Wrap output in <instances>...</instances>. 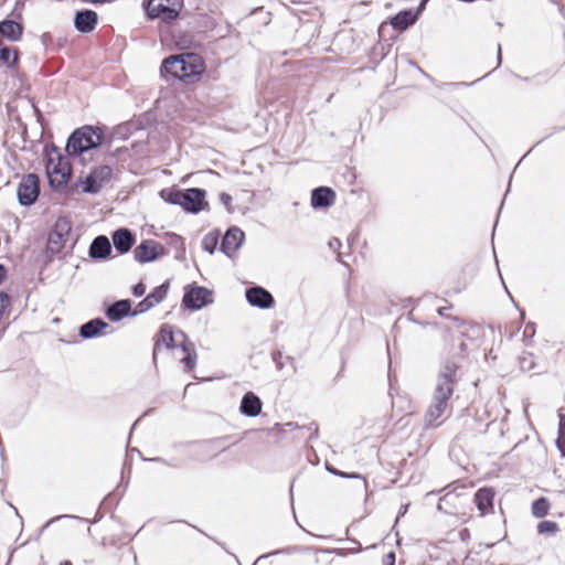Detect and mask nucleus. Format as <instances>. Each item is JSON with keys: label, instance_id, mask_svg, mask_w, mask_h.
I'll list each match as a JSON object with an SVG mask.
<instances>
[{"label": "nucleus", "instance_id": "nucleus-1", "mask_svg": "<svg viewBox=\"0 0 565 565\" xmlns=\"http://www.w3.org/2000/svg\"><path fill=\"white\" fill-rule=\"evenodd\" d=\"M458 370L459 364L454 359H447L440 364L431 399L424 417L427 427L440 426L444 417L451 414V398L455 393Z\"/></svg>", "mask_w": 565, "mask_h": 565}, {"label": "nucleus", "instance_id": "nucleus-2", "mask_svg": "<svg viewBox=\"0 0 565 565\" xmlns=\"http://www.w3.org/2000/svg\"><path fill=\"white\" fill-rule=\"evenodd\" d=\"M204 64L198 54L186 53L172 55L166 58L161 65V72L183 82H192L201 75Z\"/></svg>", "mask_w": 565, "mask_h": 565}, {"label": "nucleus", "instance_id": "nucleus-3", "mask_svg": "<svg viewBox=\"0 0 565 565\" xmlns=\"http://www.w3.org/2000/svg\"><path fill=\"white\" fill-rule=\"evenodd\" d=\"M102 139L103 131L100 128L83 126L68 137L66 151L68 156H81L90 149L97 148L102 143Z\"/></svg>", "mask_w": 565, "mask_h": 565}, {"label": "nucleus", "instance_id": "nucleus-4", "mask_svg": "<svg viewBox=\"0 0 565 565\" xmlns=\"http://www.w3.org/2000/svg\"><path fill=\"white\" fill-rule=\"evenodd\" d=\"M204 199V190L191 188L186 190H171L166 200L171 204L182 206L188 212L199 213L205 203Z\"/></svg>", "mask_w": 565, "mask_h": 565}, {"label": "nucleus", "instance_id": "nucleus-5", "mask_svg": "<svg viewBox=\"0 0 565 565\" xmlns=\"http://www.w3.org/2000/svg\"><path fill=\"white\" fill-rule=\"evenodd\" d=\"M71 228V223L66 218L60 217L56 220L52 231L49 234L46 244V257L49 260H52L62 252L68 239Z\"/></svg>", "mask_w": 565, "mask_h": 565}, {"label": "nucleus", "instance_id": "nucleus-6", "mask_svg": "<svg viewBox=\"0 0 565 565\" xmlns=\"http://www.w3.org/2000/svg\"><path fill=\"white\" fill-rule=\"evenodd\" d=\"M46 172L51 186L61 189L66 185L68 179L71 178L72 170L70 162L61 154H58L56 160L53 158L49 159L46 164Z\"/></svg>", "mask_w": 565, "mask_h": 565}, {"label": "nucleus", "instance_id": "nucleus-7", "mask_svg": "<svg viewBox=\"0 0 565 565\" xmlns=\"http://www.w3.org/2000/svg\"><path fill=\"white\" fill-rule=\"evenodd\" d=\"M40 194V180L34 173L24 175L17 190L18 201L23 206L33 204Z\"/></svg>", "mask_w": 565, "mask_h": 565}, {"label": "nucleus", "instance_id": "nucleus-8", "mask_svg": "<svg viewBox=\"0 0 565 565\" xmlns=\"http://www.w3.org/2000/svg\"><path fill=\"white\" fill-rule=\"evenodd\" d=\"M113 170L108 166H100L94 169L83 181L84 193H98L110 180Z\"/></svg>", "mask_w": 565, "mask_h": 565}, {"label": "nucleus", "instance_id": "nucleus-9", "mask_svg": "<svg viewBox=\"0 0 565 565\" xmlns=\"http://www.w3.org/2000/svg\"><path fill=\"white\" fill-rule=\"evenodd\" d=\"M186 340L188 339L184 332L180 330L173 332L171 326L162 324L156 338L153 356H156L157 351L160 350L162 347H164L166 349H173L179 344L182 345Z\"/></svg>", "mask_w": 565, "mask_h": 565}, {"label": "nucleus", "instance_id": "nucleus-10", "mask_svg": "<svg viewBox=\"0 0 565 565\" xmlns=\"http://www.w3.org/2000/svg\"><path fill=\"white\" fill-rule=\"evenodd\" d=\"M164 254V247L152 239L143 241L134 250L135 259L139 263L153 262Z\"/></svg>", "mask_w": 565, "mask_h": 565}, {"label": "nucleus", "instance_id": "nucleus-11", "mask_svg": "<svg viewBox=\"0 0 565 565\" xmlns=\"http://www.w3.org/2000/svg\"><path fill=\"white\" fill-rule=\"evenodd\" d=\"M182 302L189 309L199 310L212 302V294L204 287H193L185 291Z\"/></svg>", "mask_w": 565, "mask_h": 565}, {"label": "nucleus", "instance_id": "nucleus-12", "mask_svg": "<svg viewBox=\"0 0 565 565\" xmlns=\"http://www.w3.org/2000/svg\"><path fill=\"white\" fill-rule=\"evenodd\" d=\"M146 12L150 19H161L164 22H170L178 18L177 11L164 6L163 0H148Z\"/></svg>", "mask_w": 565, "mask_h": 565}, {"label": "nucleus", "instance_id": "nucleus-13", "mask_svg": "<svg viewBox=\"0 0 565 565\" xmlns=\"http://www.w3.org/2000/svg\"><path fill=\"white\" fill-rule=\"evenodd\" d=\"M246 299L250 306L263 309L270 308L274 305L271 294L258 286L246 289Z\"/></svg>", "mask_w": 565, "mask_h": 565}, {"label": "nucleus", "instance_id": "nucleus-14", "mask_svg": "<svg viewBox=\"0 0 565 565\" xmlns=\"http://www.w3.org/2000/svg\"><path fill=\"white\" fill-rule=\"evenodd\" d=\"M244 232L237 227L230 228L222 241L221 249L227 256H232L242 245Z\"/></svg>", "mask_w": 565, "mask_h": 565}, {"label": "nucleus", "instance_id": "nucleus-15", "mask_svg": "<svg viewBox=\"0 0 565 565\" xmlns=\"http://www.w3.org/2000/svg\"><path fill=\"white\" fill-rule=\"evenodd\" d=\"M74 24L77 31L88 33L93 31L97 24V13L93 10L78 11L75 14Z\"/></svg>", "mask_w": 565, "mask_h": 565}, {"label": "nucleus", "instance_id": "nucleus-16", "mask_svg": "<svg viewBox=\"0 0 565 565\" xmlns=\"http://www.w3.org/2000/svg\"><path fill=\"white\" fill-rule=\"evenodd\" d=\"M262 401L253 392H247L241 402L239 412L248 417H255L262 412Z\"/></svg>", "mask_w": 565, "mask_h": 565}, {"label": "nucleus", "instance_id": "nucleus-17", "mask_svg": "<svg viewBox=\"0 0 565 565\" xmlns=\"http://www.w3.org/2000/svg\"><path fill=\"white\" fill-rule=\"evenodd\" d=\"M113 243L120 254L127 253L135 243V237L127 228H119L113 233Z\"/></svg>", "mask_w": 565, "mask_h": 565}, {"label": "nucleus", "instance_id": "nucleus-18", "mask_svg": "<svg viewBox=\"0 0 565 565\" xmlns=\"http://www.w3.org/2000/svg\"><path fill=\"white\" fill-rule=\"evenodd\" d=\"M335 193L330 188L320 186L311 193V205L315 209L328 207L333 203Z\"/></svg>", "mask_w": 565, "mask_h": 565}, {"label": "nucleus", "instance_id": "nucleus-19", "mask_svg": "<svg viewBox=\"0 0 565 565\" xmlns=\"http://www.w3.org/2000/svg\"><path fill=\"white\" fill-rule=\"evenodd\" d=\"M110 242L104 235L97 236L89 247V256L94 259H104L110 254Z\"/></svg>", "mask_w": 565, "mask_h": 565}, {"label": "nucleus", "instance_id": "nucleus-20", "mask_svg": "<svg viewBox=\"0 0 565 565\" xmlns=\"http://www.w3.org/2000/svg\"><path fill=\"white\" fill-rule=\"evenodd\" d=\"M494 492L492 489L482 488L475 494V502L481 515H484L493 509Z\"/></svg>", "mask_w": 565, "mask_h": 565}, {"label": "nucleus", "instance_id": "nucleus-21", "mask_svg": "<svg viewBox=\"0 0 565 565\" xmlns=\"http://www.w3.org/2000/svg\"><path fill=\"white\" fill-rule=\"evenodd\" d=\"M0 34L9 41L15 42L22 38V24L13 20H3L0 22Z\"/></svg>", "mask_w": 565, "mask_h": 565}, {"label": "nucleus", "instance_id": "nucleus-22", "mask_svg": "<svg viewBox=\"0 0 565 565\" xmlns=\"http://www.w3.org/2000/svg\"><path fill=\"white\" fill-rule=\"evenodd\" d=\"M131 305L129 300H119L107 309V317L111 321H119L130 313Z\"/></svg>", "mask_w": 565, "mask_h": 565}, {"label": "nucleus", "instance_id": "nucleus-23", "mask_svg": "<svg viewBox=\"0 0 565 565\" xmlns=\"http://www.w3.org/2000/svg\"><path fill=\"white\" fill-rule=\"evenodd\" d=\"M108 324L102 319H93L84 323L79 329V334L85 339L98 335Z\"/></svg>", "mask_w": 565, "mask_h": 565}, {"label": "nucleus", "instance_id": "nucleus-24", "mask_svg": "<svg viewBox=\"0 0 565 565\" xmlns=\"http://www.w3.org/2000/svg\"><path fill=\"white\" fill-rule=\"evenodd\" d=\"M416 19L417 14L413 11H402L392 19L391 23L394 29L403 31L414 24Z\"/></svg>", "mask_w": 565, "mask_h": 565}, {"label": "nucleus", "instance_id": "nucleus-25", "mask_svg": "<svg viewBox=\"0 0 565 565\" xmlns=\"http://www.w3.org/2000/svg\"><path fill=\"white\" fill-rule=\"evenodd\" d=\"M182 351L184 352V356L182 358V362L185 365V371H192L196 363V352L194 344L189 342L188 340L181 345Z\"/></svg>", "mask_w": 565, "mask_h": 565}, {"label": "nucleus", "instance_id": "nucleus-26", "mask_svg": "<svg viewBox=\"0 0 565 565\" xmlns=\"http://www.w3.org/2000/svg\"><path fill=\"white\" fill-rule=\"evenodd\" d=\"M169 290V282H164L158 287H156L147 298L151 301L152 306L160 303L167 296Z\"/></svg>", "mask_w": 565, "mask_h": 565}, {"label": "nucleus", "instance_id": "nucleus-27", "mask_svg": "<svg viewBox=\"0 0 565 565\" xmlns=\"http://www.w3.org/2000/svg\"><path fill=\"white\" fill-rule=\"evenodd\" d=\"M550 509L548 501L545 498L535 500L532 504V513L536 518H543L547 514Z\"/></svg>", "mask_w": 565, "mask_h": 565}, {"label": "nucleus", "instance_id": "nucleus-28", "mask_svg": "<svg viewBox=\"0 0 565 565\" xmlns=\"http://www.w3.org/2000/svg\"><path fill=\"white\" fill-rule=\"evenodd\" d=\"M520 369L524 372L534 371L535 369V362L534 356L531 353H524L519 359Z\"/></svg>", "mask_w": 565, "mask_h": 565}, {"label": "nucleus", "instance_id": "nucleus-29", "mask_svg": "<svg viewBox=\"0 0 565 565\" xmlns=\"http://www.w3.org/2000/svg\"><path fill=\"white\" fill-rule=\"evenodd\" d=\"M216 245H217V238L212 235H206L202 241L203 249L210 254H213Z\"/></svg>", "mask_w": 565, "mask_h": 565}, {"label": "nucleus", "instance_id": "nucleus-30", "mask_svg": "<svg viewBox=\"0 0 565 565\" xmlns=\"http://www.w3.org/2000/svg\"><path fill=\"white\" fill-rule=\"evenodd\" d=\"M557 530V524L553 521H543L537 525L539 533H554Z\"/></svg>", "mask_w": 565, "mask_h": 565}, {"label": "nucleus", "instance_id": "nucleus-31", "mask_svg": "<svg viewBox=\"0 0 565 565\" xmlns=\"http://www.w3.org/2000/svg\"><path fill=\"white\" fill-rule=\"evenodd\" d=\"M558 433L557 447L562 455L565 456V419L561 420Z\"/></svg>", "mask_w": 565, "mask_h": 565}, {"label": "nucleus", "instance_id": "nucleus-32", "mask_svg": "<svg viewBox=\"0 0 565 565\" xmlns=\"http://www.w3.org/2000/svg\"><path fill=\"white\" fill-rule=\"evenodd\" d=\"M327 469H328V471H330L332 475L340 476V477H342V478H356V479H362L364 487L366 488V486H367L366 480H365L361 475H359V473H347V472H343V471L337 470V469L331 468V467H327Z\"/></svg>", "mask_w": 565, "mask_h": 565}, {"label": "nucleus", "instance_id": "nucleus-33", "mask_svg": "<svg viewBox=\"0 0 565 565\" xmlns=\"http://www.w3.org/2000/svg\"><path fill=\"white\" fill-rule=\"evenodd\" d=\"M153 306L151 303V301L146 297L143 300H141L138 306H137V310L135 312H132V316H136L137 313H142V312H146L148 311L149 309H151Z\"/></svg>", "mask_w": 565, "mask_h": 565}, {"label": "nucleus", "instance_id": "nucleus-34", "mask_svg": "<svg viewBox=\"0 0 565 565\" xmlns=\"http://www.w3.org/2000/svg\"><path fill=\"white\" fill-rule=\"evenodd\" d=\"M163 4L167 6L169 9H174V11H177L178 14L182 7L181 0H163Z\"/></svg>", "mask_w": 565, "mask_h": 565}, {"label": "nucleus", "instance_id": "nucleus-35", "mask_svg": "<svg viewBox=\"0 0 565 565\" xmlns=\"http://www.w3.org/2000/svg\"><path fill=\"white\" fill-rule=\"evenodd\" d=\"M9 305H10V297L4 292H0V310L4 311Z\"/></svg>", "mask_w": 565, "mask_h": 565}, {"label": "nucleus", "instance_id": "nucleus-36", "mask_svg": "<svg viewBox=\"0 0 565 565\" xmlns=\"http://www.w3.org/2000/svg\"><path fill=\"white\" fill-rule=\"evenodd\" d=\"M132 292L135 296L141 297L146 292V286L142 282H139L134 287Z\"/></svg>", "mask_w": 565, "mask_h": 565}, {"label": "nucleus", "instance_id": "nucleus-37", "mask_svg": "<svg viewBox=\"0 0 565 565\" xmlns=\"http://www.w3.org/2000/svg\"><path fill=\"white\" fill-rule=\"evenodd\" d=\"M68 515H62V516H56V518H53L51 519L49 522H46L43 527H42V531H44L46 527H49L52 523H54L55 521L62 519V518H67Z\"/></svg>", "mask_w": 565, "mask_h": 565}, {"label": "nucleus", "instance_id": "nucleus-38", "mask_svg": "<svg viewBox=\"0 0 565 565\" xmlns=\"http://www.w3.org/2000/svg\"><path fill=\"white\" fill-rule=\"evenodd\" d=\"M6 274H7L6 267L0 264V284L6 278Z\"/></svg>", "mask_w": 565, "mask_h": 565}, {"label": "nucleus", "instance_id": "nucleus-39", "mask_svg": "<svg viewBox=\"0 0 565 565\" xmlns=\"http://www.w3.org/2000/svg\"><path fill=\"white\" fill-rule=\"evenodd\" d=\"M388 562H390V565H394V562H395V554L393 552L388 553L386 555Z\"/></svg>", "mask_w": 565, "mask_h": 565}, {"label": "nucleus", "instance_id": "nucleus-40", "mask_svg": "<svg viewBox=\"0 0 565 565\" xmlns=\"http://www.w3.org/2000/svg\"><path fill=\"white\" fill-rule=\"evenodd\" d=\"M329 245H330V247H332V248H333V247H337V246L339 247V246H341V242H340L338 238H334L333 241H331V242L329 243Z\"/></svg>", "mask_w": 565, "mask_h": 565}, {"label": "nucleus", "instance_id": "nucleus-41", "mask_svg": "<svg viewBox=\"0 0 565 565\" xmlns=\"http://www.w3.org/2000/svg\"><path fill=\"white\" fill-rule=\"evenodd\" d=\"M447 309H448L447 307H440V308H438V310H437V311H438V315H439V316H443V317H446V310H447Z\"/></svg>", "mask_w": 565, "mask_h": 565}, {"label": "nucleus", "instance_id": "nucleus-42", "mask_svg": "<svg viewBox=\"0 0 565 565\" xmlns=\"http://www.w3.org/2000/svg\"><path fill=\"white\" fill-rule=\"evenodd\" d=\"M221 199L226 204L231 201V196L228 194H225V193L222 194Z\"/></svg>", "mask_w": 565, "mask_h": 565}, {"label": "nucleus", "instance_id": "nucleus-43", "mask_svg": "<svg viewBox=\"0 0 565 565\" xmlns=\"http://www.w3.org/2000/svg\"><path fill=\"white\" fill-rule=\"evenodd\" d=\"M501 64V45H498V65Z\"/></svg>", "mask_w": 565, "mask_h": 565}, {"label": "nucleus", "instance_id": "nucleus-44", "mask_svg": "<svg viewBox=\"0 0 565 565\" xmlns=\"http://www.w3.org/2000/svg\"><path fill=\"white\" fill-rule=\"evenodd\" d=\"M49 38H50V34L44 33V34L42 35V41H43V42L49 41Z\"/></svg>", "mask_w": 565, "mask_h": 565}, {"label": "nucleus", "instance_id": "nucleus-45", "mask_svg": "<svg viewBox=\"0 0 565 565\" xmlns=\"http://www.w3.org/2000/svg\"><path fill=\"white\" fill-rule=\"evenodd\" d=\"M49 38H50V34L44 33V34L42 35V41H43V42L49 41Z\"/></svg>", "mask_w": 565, "mask_h": 565}, {"label": "nucleus", "instance_id": "nucleus-46", "mask_svg": "<svg viewBox=\"0 0 565 565\" xmlns=\"http://www.w3.org/2000/svg\"><path fill=\"white\" fill-rule=\"evenodd\" d=\"M60 565H72V563L70 561H64Z\"/></svg>", "mask_w": 565, "mask_h": 565}]
</instances>
